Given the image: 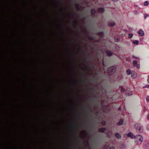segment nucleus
I'll use <instances>...</instances> for the list:
<instances>
[{"instance_id":"393cba45","label":"nucleus","mask_w":149,"mask_h":149,"mask_svg":"<svg viewBox=\"0 0 149 149\" xmlns=\"http://www.w3.org/2000/svg\"><path fill=\"white\" fill-rule=\"evenodd\" d=\"M115 24V22H114L113 23V24L112 25H111L112 26L114 25Z\"/></svg>"},{"instance_id":"f8f14e48","label":"nucleus","mask_w":149,"mask_h":149,"mask_svg":"<svg viewBox=\"0 0 149 149\" xmlns=\"http://www.w3.org/2000/svg\"><path fill=\"white\" fill-rule=\"evenodd\" d=\"M131 72L130 70L129 69H128L126 71L127 74L128 75H130L131 74Z\"/></svg>"},{"instance_id":"423d86ee","label":"nucleus","mask_w":149,"mask_h":149,"mask_svg":"<svg viewBox=\"0 0 149 149\" xmlns=\"http://www.w3.org/2000/svg\"><path fill=\"white\" fill-rule=\"evenodd\" d=\"M126 135L128 137H130L132 139H134L135 136L131 133H129L126 134Z\"/></svg>"},{"instance_id":"412c9836","label":"nucleus","mask_w":149,"mask_h":149,"mask_svg":"<svg viewBox=\"0 0 149 149\" xmlns=\"http://www.w3.org/2000/svg\"><path fill=\"white\" fill-rule=\"evenodd\" d=\"M133 57L134 58H136V59H139V57H136V56H133Z\"/></svg>"},{"instance_id":"cd10ccee","label":"nucleus","mask_w":149,"mask_h":149,"mask_svg":"<svg viewBox=\"0 0 149 149\" xmlns=\"http://www.w3.org/2000/svg\"><path fill=\"white\" fill-rule=\"evenodd\" d=\"M93 10L92 11V13H93Z\"/></svg>"},{"instance_id":"aec40b11","label":"nucleus","mask_w":149,"mask_h":149,"mask_svg":"<svg viewBox=\"0 0 149 149\" xmlns=\"http://www.w3.org/2000/svg\"><path fill=\"white\" fill-rule=\"evenodd\" d=\"M144 88H149V85H147L145 86L144 87Z\"/></svg>"},{"instance_id":"f3484780","label":"nucleus","mask_w":149,"mask_h":149,"mask_svg":"<svg viewBox=\"0 0 149 149\" xmlns=\"http://www.w3.org/2000/svg\"><path fill=\"white\" fill-rule=\"evenodd\" d=\"M107 53H108V54L109 56H111L112 55V54L111 53V52H108Z\"/></svg>"},{"instance_id":"a878e982","label":"nucleus","mask_w":149,"mask_h":149,"mask_svg":"<svg viewBox=\"0 0 149 149\" xmlns=\"http://www.w3.org/2000/svg\"><path fill=\"white\" fill-rule=\"evenodd\" d=\"M148 82L149 83V77L148 78Z\"/></svg>"},{"instance_id":"5701e85b","label":"nucleus","mask_w":149,"mask_h":149,"mask_svg":"<svg viewBox=\"0 0 149 149\" xmlns=\"http://www.w3.org/2000/svg\"><path fill=\"white\" fill-rule=\"evenodd\" d=\"M112 0L114 2H116L118 1V0Z\"/></svg>"},{"instance_id":"b1692460","label":"nucleus","mask_w":149,"mask_h":149,"mask_svg":"<svg viewBox=\"0 0 149 149\" xmlns=\"http://www.w3.org/2000/svg\"><path fill=\"white\" fill-rule=\"evenodd\" d=\"M147 119L148 120H149V115H148L147 116Z\"/></svg>"},{"instance_id":"4468645a","label":"nucleus","mask_w":149,"mask_h":149,"mask_svg":"<svg viewBox=\"0 0 149 149\" xmlns=\"http://www.w3.org/2000/svg\"><path fill=\"white\" fill-rule=\"evenodd\" d=\"M133 35L132 34H129L128 35V38H131L133 36Z\"/></svg>"},{"instance_id":"0eeeda50","label":"nucleus","mask_w":149,"mask_h":149,"mask_svg":"<svg viewBox=\"0 0 149 149\" xmlns=\"http://www.w3.org/2000/svg\"><path fill=\"white\" fill-rule=\"evenodd\" d=\"M131 76L133 78H135L137 76V74L136 72L134 71H132L131 72Z\"/></svg>"},{"instance_id":"bb28decb","label":"nucleus","mask_w":149,"mask_h":149,"mask_svg":"<svg viewBox=\"0 0 149 149\" xmlns=\"http://www.w3.org/2000/svg\"><path fill=\"white\" fill-rule=\"evenodd\" d=\"M147 16H147V15H146L145 16V18H146V17H147Z\"/></svg>"},{"instance_id":"1a4fd4ad","label":"nucleus","mask_w":149,"mask_h":149,"mask_svg":"<svg viewBox=\"0 0 149 149\" xmlns=\"http://www.w3.org/2000/svg\"><path fill=\"white\" fill-rule=\"evenodd\" d=\"M115 135L117 139H120L121 137V135L120 134H119L118 133H116L115 134Z\"/></svg>"},{"instance_id":"f257e3e1","label":"nucleus","mask_w":149,"mask_h":149,"mask_svg":"<svg viewBox=\"0 0 149 149\" xmlns=\"http://www.w3.org/2000/svg\"><path fill=\"white\" fill-rule=\"evenodd\" d=\"M134 140V142L136 145H140L143 142V138L140 134H138L135 136Z\"/></svg>"},{"instance_id":"dca6fc26","label":"nucleus","mask_w":149,"mask_h":149,"mask_svg":"<svg viewBox=\"0 0 149 149\" xmlns=\"http://www.w3.org/2000/svg\"><path fill=\"white\" fill-rule=\"evenodd\" d=\"M99 11L100 12H102L104 11V9L103 8H100L99 9Z\"/></svg>"},{"instance_id":"9b49d317","label":"nucleus","mask_w":149,"mask_h":149,"mask_svg":"<svg viewBox=\"0 0 149 149\" xmlns=\"http://www.w3.org/2000/svg\"><path fill=\"white\" fill-rule=\"evenodd\" d=\"M139 41L137 40H134L133 41L132 43L134 45H138L139 44Z\"/></svg>"},{"instance_id":"6ab92c4d","label":"nucleus","mask_w":149,"mask_h":149,"mask_svg":"<svg viewBox=\"0 0 149 149\" xmlns=\"http://www.w3.org/2000/svg\"><path fill=\"white\" fill-rule=\"evenodd\" d=\"M125 91V89L123 87L121 88V92H123Z\"/></svg>"},{"instance_id":"2eb2a0df","label":"nucleus","mask_w":149,"mask_h":149,"mask_svg":"<svg viewBox=\"0 0 149 149\" xmlns=\"http://www.w3.org/2000/svg\"><path fill=\"white\" fill-rule=\"evenodd\" d=\"M148 1H146L144 3V5L145 6H147L148 4Z\"/></svg>"},{"instance_id":"c85d7f7f","label":"nucleus","mask_w":149,"mask_h":149,"mask_svg":"<svg viewBox=\"0 0 149 149\" xmlns=\"http://www.w3.org/2000/svg\"><path fill=\"white\" fill-rule=\"evenodd\" d=\"M123 1H124V0H123Z\"/></svg>"},{"instance_id":"20e7f679","label":"nucleus","mask_w":149,"mask_h":149,"mask_svg":"<svg viewBox=\"0 0 149 149\" xmlns=\"http://www.w3.org/2000/svg\"><path fill=\"white\" fill-rule=\"evenodd\" d=\"M132 65L134 67H136L137 69H139L140 68L139 64H138L137 61L136 60L133 61Z\"/></svg>"},{"instance_id":"9d476101","label":"nucleus","mask_w":149,"mask_h":149,"mask_svg":"<svg viewBox=\"0 0 149 149\" xmlns=\"http://www.w3.org/2000/svg\"><path fill=\"white\" fill-rule=\"evenodd\" d=\"M124 120L123 119H121L118 123L119 125H121L123 124Z\"/></svg>"},{"instance_id":"f03ea898","label":"nucleus","mask_w":149,"mask_h":149,"mask_svg":"<svg viewBox=\"0 0 149 149\" xmlns=\"http://www.w3.org/2000/svg\"><path fill=\"white\" fill-rule=\"evenodd\" d=\"M135 128L137 132L139 133H141L143 131V129L141 126L138 124H136L135 125Z\"/></svg>"},{"instance_id":"39448f33","label":"nucleus","mask_w":149,"mask_h":149,"mask_svg":"<svg viewBox=\"0 0 149 149\" xmlns=\"http://www.w3.org/2000/svg\"><path fill=\"white\" fill-rule=\"evenodd\" d=\"M126 135L128 137H130L132 139H134L135 136L131 133H129L126 134Z\"/></svg>"},{"instance_id":"ddd939ff","label":"nucleus","mask_w":149,"mask_h":149,"mask_svg":"<svg viewBox=\"0 0 149 149\" xmlns=\"http://www.w3.org/2000/svg\"><path fill=\"white\" fill-rule=\"evenodd\" d=\"M105 130V129L104 128H101L99 130V131L101 132H104Z\"/></svg>"},{"instance_id":"a211bd4d","label":"nucleus","mask_w":149,"mask_h":149,"mask_svg":"<svg viewBox=\"0 0 149 149\" xmlns=\"http://www.w3.org/2000/svg\"><path fill=\"white\" fill-rule=\"evenodd\" d=\"M146 100L147 102H148L149 101V96H148L146 97Z\"/></svg>"},{"instance_id":"4be33fe9","label":"nucleus","mask_w":149,"mask_h":149,"mask_svg":"<svg viewBox=\"0 0 149 149\" xmlns=\"http://www.w3.org/2000/svg\"><path fill=\"white\" fill-rule=\"evenodd\" d=\"M109 149H115L113 147H110Z\"/></svg>"},{"instance_id":"7ed1b4c3","label":"nucleus","mask_w":149,"mask_h":149,"mask_svg":"<svg viewBox=\"0 0 149 149\" xmlns=\"http://www.w3.org/2000/svg\"><path fill=\"white\" fill-rule=\"evenodd\" d=\"M116 68L113 67L109 68L108 69L107 72L109 75L113 74L116 71Z\"/></svg>"},{"instance_id":"6e6552de","label":"nucleus","mask_w":149,"mask_h":149,"mask_svg":"<svg viewBox=\"0 0 149 149\" xmlns=\"http://www.w3.org/2000/svg\"><path fill=\"white\" fill-rule=\"evenodd\" d=\"M138 33L139 36H142L144 35V33L143 30H139L138 31Z\"/></svg>"}]
</instances>
